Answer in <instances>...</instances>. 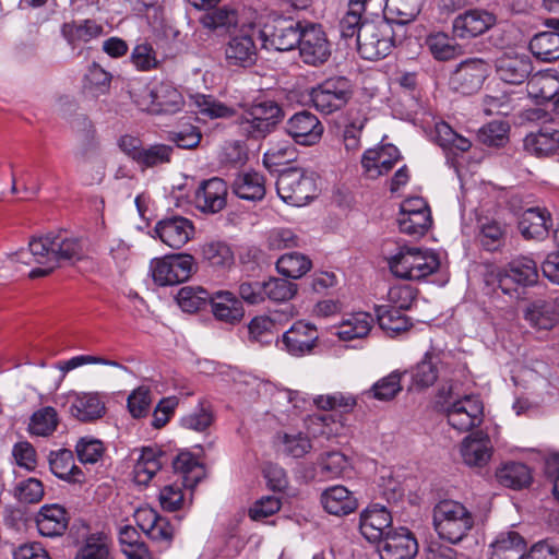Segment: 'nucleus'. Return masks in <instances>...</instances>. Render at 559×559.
Returning a JSON list of instances; mask_svg holds the SVG:
<instances>
[{"instance_id":"nucleus-1","label":"nucleus","mask_w":559,"mask_h":559,"mask_svg":"<svg viewBox=\"0 0 559 559\" xmlns=\"http://www.w3.org/2000/svg\"><path fill=\"white\" fill-rule=\"evenodd\" d=\"M86 240L67 230L50 231L41 237H34L28 242V249H21L11 254L14 262L24 264L35 263L43 266L33 269L28 276L38 278L49 275L60 262L74 264L87 259Z\"/></svg>"},{"instance_id":"nucleus-2","label":"nucleus","mask_w":559,"mask_h":559,"mask_svg":"<svg viewBox=\"0 0 559 559\" xmlns=\"http://www.w3.org/2000/svg\"><path fill=\"white\" fill-rule=\"evenodd\" d=\"M284 110L272 99H257L237 118L239 132L249 139H263L283 120Z\"/></svg>"},{"instance_id":"nucleus-3","label":"nucleus","mask_w":559,"mask_h":559,"mask_svg":"<svg viewBox=\"0 0 559 559\" xmlns=\"http://www.w3.org/2000/svg\"><path fill=\"white\" fill-rule=\"evenodd\" d=\"M432 520L439 537L451 544L461 542L474 525V518L464 504L447 499L435 506Z\"/></svg>"},{"instance_id":"nucleus-4","label":"nucleus","mask_w":559,"mask_h":559,"mask_svg":"<svg viewBox=\"0 0 559 559\" xmlns=\"http://www.w3.org/2000/svg\"><path fill=\"white\" fill-rule=\"evenodd\" d=\"M440 259L432 250L415 247L401 248L399 253L391 257L389 267L400 278L421 280L438 271Z\"/></svg>"},{"instance_id":"nucleus-5","label":"nucleus","mask_w":559,"mask_h":559,"mask_svg":"<svg viewBox=\"0 0 559 559\" xmlns=\"http://www.w3.org/2000/svg\"><path fill=\"white\" fill-rule=\"evenodd\" d=\"M262 31L253 23L242 25L230 34L224 46L225 62L230 68H251L258 61Z\"/></svg>"},{"instance_id":"nucleus-6","label":"nucleus","mask_w":559,"mask_h":559,"mask_svg":"<svg viewBox=\"0 0 559 559\" xmlns=\"http://www.w3.org/2000/svg\"><path fill=\"white\" fill-rule=\"evenodd\" d=\"M395 45L393 25L384 17L379 21H365L360 25L357 47L361 58L378 60L385 58Z\"/></svg>"},{"instance_id":"nucleus-7","label":"nucleus","mask_w":559,"mask_h":559,"mask_svg":"<svg viewBox=\"0 0 559 559\" xmlns=\"http://www.w3.org/2000/svg\"><path fill=\"white\" fill-rule=\"evenodd\" d=\"M278 197L287 204L302 206L314 198L317 187L313 177L302 168H286L276 180Z\"/></svg>"},{"instance_id":"nucleus-8","label":"nucleus","mask_w":559,"mask_h":559,"mask_svg":"<svg viewBox=\"0 0 559 559\" xmlns=\"http://www.w3.org/2000/svg\"><path fill=\"white\" fill-rule=\"evenodd\" d=\"M150 270L155 284L173 286L188 281L198 266L191 254L176 253L153 259Z\"/></svg>"},{"instance_id":"nucleus-9","label":"nucleus","mask_w":559,"mask_h":559,"mask_svg":"<svg viewBox=\"0 0 559 559\" xmlns=\"http://www.w3.org/2000/svg\"><path fill=\"white\" fill-rule=\"evenodd\" d=\"M352 95L350 81L346 76L337 75L312 87L310 99L318 111L330 115L345 107Z\"/></svg>"},{"instance_id":"nucleus-10","label":"nucleus","mask_w":559,"mask_h":559,"mask_svg":"<svg viewBox=\"0 0 559 559\" xmlns=\"http://www.w3.org/2000/svg\"><path fill=\"white\" fill-rule=\"evenodd\" d=\"M308 21L276 17L262 28V48L289 51L299 46Z\"/></svg>"},{"instance_id":"nucleus-11","label":"nucleus","mask_w":559,"mask_h":559,"mask_svg":"<svg viewBox=\"0 0 559 559\" xmlns=\"http://www.w3.org/2000/svg\"><path fill=\"white\" fill-rule=\"evenodd\" d=\"M134 102L141 110L153 115L176 114L185 104L181 93L169 82L145 87Z\"/></svg>"},{"instance_id":"nucleus-12","label":"nucleus","mask_w":559,"mask_h":559,"mask_svg":"<svg viewBox=\"0 0 559 559\" xmlns=\"http://www.w3.org/2000/svg\"><path fill=\"white\" fill-rule=\"evenodd\" d=\"M448 424L459 432H467L484 420V405L477 395H465L444 407Z\"/></svg>"},{"instance_id":"nucleus-13","label":"nucleus","mask_w":559,"mask_h":559,"mask_svg":"<svg viewBox=\"0 0 559 559\" xmlns=\"http://www.w3.org/2000/svg\"><path fill=\"white\" fill-rule=\"evenodd\" d=\"M319 337L320 334L314 324L299 320L282 334L276 345L293 357H304L313 353Z\"/></svg>"},{"instance_id":"nucleus-14","label":"nucleus","mask_w":559,"mask_h":559,"mask_svg":"<svg viewBox=\"0 0 559 559\" xmlns=\"http://www.w3.org/2000/svg\"><path fill=\"white\" fill-rule=\"evenodd\" d=\"M536 262L528 257H518L498 274V287L506 295L516 292V286H532L537 283Z\"/></svg>"},{"instance_id":"nucleus-15","label":"nucleus","mask_w":559,"mask_h":559,"mask_svg":"<svg viewBox=\"0 0 559 559\" xmlns=\"http://www.w3.org/2000/svg\"><path fill=\"white\" fill-rule=\"evenodd\" d=\"M298 49L304 63L319 67L331 57V44L322 26L308 22L305 26Z\"/></svg>"},{"instance_id":"nucleus-16","label":"nucleus","mask_w":559,"mask_h":559,"mask_svg":"<svg viewBox=\"0 0 559 559\" xmlns=\"http://www.w3.org/2000/svg\"><path fill=\"white\" fill-rule=\"evenodd\" d=\"M381 559H412L418 551V543L405 527L389 530L377 544Z\"/></svg>"},{"instance_id":"nucleus-17","label":"nucleus","mask_w":559,"mask_h":559,"mask_svg":"<svg viewBox=\"0 0 559 559\" xmlns=\"http://www.w3.org/2000/svg\"><path fill=\"white\" fill-rule=\"evenodd\" d=\"M443 353L427 352L424 358L409 371V390H424L439 379H447L448 362Z\"/></svg>"},{"instance_id":"nucleus-18","label":"nucleus","mask_w":559,"mask_h":559,"mask_svg":"<svg viewBox=\"0 0 559 559\" xmlns=\"http://www.w3.org/2000/svg\"><path fill=\"white\" fill-rule=\"evenodd\" d=\"M154 233L166 246L180 249L193 238L195 228L189 218L170 215L156 223Z\"/></svg>"},{"instance_id":"nucleus-19","label":"nucleus","mask_w":559,"mask_h":559,"mask_svg":"<svg viewBox=\"0 0 559 559\" xmlns=\"http://www.w3.org/2000/svg\"><path fill=\"white\" fill-rule=\"evenodd\" d=\"M285 131L296 143L310 146L321 140L324 127L314 114L302 110L286 121Z\"/></svg>"},{"instance_id":"nucleus-20","label":"nucleus","mask_w":559,"mask_h":559,"mask_svg":"<svg viewBox=\"0 0 559 559\" xmlns=\"http://www.w3.org/2000/svg\"><path fill=\"white\" fill-rule=\"evenodd\" d=\"M533 71L531 57L525 52L509 51L496 60L498 78L513 85H520L530 79Z\"/></svg>"},{"instance_id":"nucleus-21","label":"nucleus","mask_w":559,"mask_h":559,"mask_svg":"<svg viewBox=\"0 0 559 559\" xmlns=\"http://www.w3.org/2000/svg\"><path fill=\"white\" fill-rule=\"evenodd\" d=\"M66 405L70 415L82 423L95 421L106 412L104 400L94 392H70L67 395Z\"/></svg>"},{"instance_id":"nucleus-22","label":"nucleus","mask_w":559,"mask_h":559,"mask_svg":"<svg viewBox=\"0 0 559 559\" xmlns=\"http://www.w3.org/2000/svg\"><path fill=\"white\" fill-rule=\"evenodd\" d=\"M227 191L226 182L218 177L202 181L194 193L195 207L207 214L221 212L226 206Z\"/></svg>"},{"instance_id":"nucleus-23","label":"nucleus","mask_w":559,"mask_h":559,"mask_svg":"<svg viewBox=\"0 0 559 559\" xmlns=\"http://www.w3.org/2000/svg\"><path fill=\"white\" fill-rule=\"evenodd\" d=\"M552 226L550 212L540 206L524 210L518 222L520 234L526 240L542 241L546 239Z\"/></svg>"},{"instance_id":"nucleus-24","label":"nucleus","mask_w":559,"mask_h":559,"mask_svg":"<svg viewBox=\"0 0 559 559\" xmlns=\"http://www.w3.org/2000/svg\"><path fill=\"white\" fill-rule=\"evenodd\" d=\"M401 157V153L395 145L385 144L365 151L361 157V166L365 174L374 179L391 171Z\"/></svg>"},{"instance_id":"nucleus-25","label":"nucleus","mask_w":559,"mask_h":559,"mask_svg":"<svg viewBox=\"0 0 559 559\" xmlns=\"http://www.w3.org/2000/svg\"><path fill=\"white\" fill-rule=\"evenodd\" d=\"M392 516L385 507L372 504L360 514L359 530L370 543H379L391 528Z\"/></svg>"},{"instance_id":"nucleus-26","label":"nucleus","mask_w":559,"mask_h":559,"mask_svg":"<svg viewBox=\"0 0 559 559\" xmlns=\"http://www.w3.org/2000/svg\"><path fill=\"white\" fill-rule=\"evenodd\" d=\"M496 24L495 14L479 9L467 10L453 21V32L460 38L476 37Z\"/></svg>"},{"instance_id":"nucleus-27","label":"nucleus","mask_w":559,"mask_h":559,"mask_svg":"<svg viewBox=\"0 0 559 559\" xmlns=\"http://www.w3.org/2000/svg\"><path fill=\"white\" fill-rule=\"evenodd\" d=\"M69 514L60 504H45L36 514L35 522L41 536L58 537L64 534L69 525Z\"/></svg>"},{"instance_id":"nucleus-28","label":"nucleus","mask_w":559,"mask_h":559,"mask_svg":"<svg viewBox=\"0 0 559 559\" xmlns=\"http://www.w3.org/2000/svg\"><path fill=\"white\" fill-rule=\"evenodd\" d=\"M527 549L525 538L515 531L500 532L489 545L490 559H523Z\"/></svg>"},{"instance_id":"nucleus-29","label":"nucleus","mask_w":559,"mask_h":559,"mask_svg":"<svg viewBox=\"0 0 559 559\" xmlns=\"http://www.w3.org/2000/svg\"><path fill=\"white\" fill-rule=\"evenodd\" d=\"M460 452L466 465L484 466L492 454L491 440L483 432L472 433L462 441Z\"/></svg>"},{"instance_id":"nucleus-30","label":"nucleus","mask_w":559,"mask_h":559,"mask_svg":"<svg viewBox=\"0 0 559 559\" xmlns=\"http://www.w3.org/2000/svg\"><path fill=\"white\" fill-rule=\"evenodd\" d=\"M167 455L157 447H143L134 465V479L140 485H147L150 480L166 463Z\"/></svg>"},{"instance_id":"nucleus-31","label":"nucleus","mask_w":559,"mask_h":559,"mask_svg":"<svg viewBox=\"0 0 559 559\" xmlns=\"http://www.w3.org/2000/svg\"><path fill=\"white\" fill-rule=\"evenodd\" d=\"M50 471L58 478L72 484H81L85 479L83 471L75 465L73 452L69 449L51 451L48 456Z\"/></svg>"},{"instance_id":"nucleus-32","label":"nucleus","mask_w":559,"mask_h":559,"mask_svg":"<svg viewBox=\"0 0 559 559\" xmlns=\"http://www.w3.org/2000/svg\"><path fill=\"white\" fill-rule=\"evenodd\" d=\"M525 152L536 157H549L559 150V130L542 128L523 140Z\"/></svg>"},{"instance_id":"nucleus-33","label":"nucleus","mask_w":559,"mask_h":559,"mask_svg":"<svg viewBox=\"0 0 559 559\" xmlns=\"http://www.w3.org/2000/svg\"><path fill=\"white\" fill-rule=\"evenodd\" d=\"M210 302L214 317L225 323L236 324L240 322L245 316L241 300L230 292H216L212 295Z\"/></svg>"},{"instance_id":"nucleus-34","label":"nucleus","mask_w":559,"mask_h":559,"mask_svg":"<svg viewBox=\"0 0 559 559\" xmlns=\"http://www.w3.org/2000/svg\"><path fill=\"white\" fill-rule=\"evenodd\" d=\"M321 503L328 513L337 516L347 515L358 507L357 499L342 485L325 489L321 495Z\"/></svg>"},{"instance_id":"nucleus-35","label":"nucleus","mask_w":559,"mask_h":559,"mask_svg":"<svg viewBox=\"0 0 559 559\" xmlns=\"http://www.w3.org/2000/svg\"><path fill=\"white\" fill-rule=\"evenodd\" d=\"M486 78V63L481 60H469L456 70L453 82L462 94H473L483 85Z\"/></svg>"},{"instance_id":"nucleus-36","label":"nucleus","mask_w":559,"mask_h":559,"mask_svg":"<svg viewBox=\"0 0 559 559\" xmlns=\"http://www.w3.org/2000/svg\"><path fill=\"white\" fill-rule=\"evenodd\" d=\"M508 238V225L497 218L484 217L478 221L477 239L481 248L489 252L500 250Z\"/></svg>"},{"instance_id":"nucleus-37","label":"nucleus","mask_w":559,"mask_h":559,"mask_svg":"<svg viewBox=\"0 0 559 559\" xmlns=\"http://www.w3.org/2000/svg\"><path fill=\"white\" fill-rule=\"evenodd\" d=\"M234 193L247 201H260L265 195V179L258 171H243L236 176L233 182Z\"/></svg>"},{"instance_id":"nucleus-38","label":"nucleus","mask_w":559,"mask_h":559,"mask_svg":"<svg viewBox=\"0 0 559 559\" xmlns=\"http://www.w3.org/2000/svg\"><path fill=\"white\" fill-rule=\"evenodd\" d=\"M424 2L419 0H386L384 17L393 25L404 26L416 19Z\"/></svg>"},{"instance_id":"nucleus-39","label":"nucleus","mask_w":559,"mask_h":559,"mask_svg":"<svg viewBox=\"0 0 559 559\" xmlns=\"http://www.w3.org/2000/svg\"><path fill=\"white\" fill-rule=\"evenodd\" d=\"M525 320L539 330H550L558 322L556 304L546 300H536L527 306L524 312Z\"/></svg>"},{"instance_id":"nucleus-40","label":"nucleus","mask_w":559,"mask_h":559,"mask_svg":"<svg viewBox=\"0 0 559 559\" xmlns=\"http://www.w3.org/2000/svg\"><path fill=\"white\" fill-rule=\"evenodd\" d=\"M368 121L361 109H349L344 124L342 141L348 153H356L361 146V132Z\"/></svg>"},{"instance_id":"nucleus-41","label":"nucleus","mask_w":559,"mask_h":559,"mask_svg":"<svg viewBox=\"0 0 559 559\" xmlns=\"http://www.w3.org/2000/svg\"><path fill=\"white\" fill-rule=\"evenodd\" d=\"M496 477L499 484L515 490L527 487L533 480L530 467L521 462H508L503 464L498 468Z\"/></svg>"},{"instance_id":"nucleus-42","label":"nucleus","mask_w":559,"mask_h":559,"mask_svg":"<svg viewBox=\"0 0 559 559\" xmlns=\"http://www.w3.org/2000/svg\"><path fill=\"white\" fill-rule=\"evenodd\" d=\"M394 370L388 376L379 379L373 385L361 393L362 399H373L381 402H389L395 399V396L402 391V377L406 374Z\"/></svg>"},{"instance_id":"nucleus-43","label":"nucleus","mask_w":559,"mask_h":559,"mask_svg":"<svg viewBox=\"0 0 559 559\" xmlns=\"http://www.w3.org/2000/svg\"><path fill=\"white\" fill-rule=\"evenodd\" d=\"M111 542L104 532L91 533L85 536L74 559H111Z\"/></svg>"},{"instance_id":"nucleus-44","label":"nucleus","mask_w":559,"mask_h":559,"mask_svg":"<svg viewBox=\"0 0 559 559\" xmlns=\"http://www.w3.org/2000/svg\"><path fill=\"white\" fill-rule=\"evenodd\" d=\"M173 468L180 475L183 487L193 488L201 480L203 468L198 459L190 452H180L174 457Z\"/></svg>"},{"instance_id":"nucleus-45","label":"nucleus","mask_w":559,"mask_h":559,"mask_svg":"<svg viewBox=\"0 0 559 559\" xmlns=\"http://www.w3.org/2000/svg\"><path fill=\"white\" fill-rule=\"evenodd\" d=\"M528 48L534 57L544 62L559 59V33L542 32L533 36Z\"/></svg>"},{"instance_id":"nucleus-46","label":"nucleus","mask_w":559,"mask_h":559,"mask_svg":"<svg viewBox=\"0 0 559 559\" xmlns=\"http://www.w3.org/2000/svg\"><path fill=\"white\" fill-rule=\"evenodd\" d=\"M397 223L401 233L415 238L421 237L432 225L431 212L414 210H411V212H401Z\"/></svg>"},{"instance_id":"nucleus-47","label":"nucleus","mask_w":559,"mask_h":559,"mask_svg":"<svg viewBox=\"0 0 559 559\" xmlns=\"http://www.w3.org/2000/svg\"><path fill=\"white\" fill-rule=\"evenodd\" d=\"M373 324V318L368 312L352 313L340 325L337 335L343 341L361 338L369 334Z\"/></svg>"},{"instance_id":"nucleus-48","label":"nucleus","mask_w":559,"mask_h":559,"mask_svg":"<svg viewBox=\"0 0 559 559\" xmlns=\"http://www.w3.org/2000/svg\"><path fill=\"white\" fill-rule=\"evenodd\" d=\"M280 316L254 317L248 324L249 340L262 345L271 344L280 324Z\"/></svg>"},{"instance_id":"nucleus-49","label":"nucleus","mask_w":559,"mask_h":559,"mask_svg":"<svg viewBox=\"0 0 559 559\" xmlns=\"http://www.w3.org/2000/svg\"><path fill=\"white\" fill-rule=\"evenodd\" d=\"M403 311L391 306H378L376 312L380 328L392 335L407 331L412 323Z\"/></svg>"},{"instance_id":"nucleus-50","label":"nucleus","mask_w":559,"mask_h":559,"mask_svg":"<svg viewBox=\"0 0 559 559\" xmlns=\"http://www.w3.org/2000/svg\"><path fill=\"white\" fill-rule=\"evenodd\" d=\"M311 260L299 252H288L276 261L277 271L287 278L297 280L310 271Z\"/></svg>"},{"instance_id":"nucleus-51","label":"nucleus","mask_w":559,"mask_h":559,"mask_svg":"<svg viewBox=\"0 0 559 559\" xmlns=\"http://www.w3.org/2000/svg\"><path fill=\"white\" fill-rule=\"evenodd\" d=\"M59 424L57 411L51 406H45L34 412L28 424V432L38 437L51 436Z\"/></svg>"},{"instance_id":"nucleus-52","label":"nucleus","mask_w":559,"mask_h":559,"mask_svg":"<svg viewBox=\"0 0 559 559\" xmlns=\"http://www.w3.org/2000/svg\"><path fill=\"white\" fill-rule=\"evenodd\" d=\"M425 45L436 60L448 61L455 58L459 46L454 38L442 32L431 33L426 37Z\"/></svg>"},{"instance_id":"nucleus-53","label":"nucleus","mask_w":559,"mask_h":559,"mask_svg":"<svg viewBox=\"0 0 559 559\" xmlns=\"http://www.w3.org/2000/svg\"><path fill=\"white\" fill-rule=\"evenodd\" d=\"M212 295L201 286L181 287L176 296L179 307L185 312H197L211 301Z\"/></svg>"},{"instance_id":"nucleus-54","label":"nucleus","mask_w":559,"mask_h":559,"mask_svg":"<svg viewBox=\"0 0 559 559\" xmlns=\"http://www.w3.org/2000/svg\"><path fill=\"white\" fill-rule=\"evenodd\" d=\"M202 255L210 266L225 270L234 264V252L229 245L223 241H211L202 247Z\"/></svg>"},{"instance_id":"nucleus-55","label":"nucleus","mask_w":559,"mask_h":559,"mask_svg":"<svg viewBox=\"0 0 559 559\" xmlns=\"http://www.w3.org/2000/svg\"><path fill=\"white\" fill-rule=\"evenodd\" d=\"M102 32L103 27L91 20H85L82 23H66L62 26L64 38L73 46L78 43H87L99 36Z\"/></svg>"},{"instance_id":"nucleus-56","label":"nucleus","mask_w":559,"mask_h":559,"mask_svg":"<svg viewBox=\"0 0 559 559\" xmlns=\"http://www.w3.org/2000/svg\"><path fill=\"white\" fill-rule=\"evenodd\" d=\"M238 22L237 12L228 7H221L206 12L200 19V24L207 29H213L216 34L226 32Z\"/></svg>"},{"instance_id":"nucleus-57","label":"nucleus","mask_w":559,"mask_h":559,"mask_svg":"<svg viewBox=\"0 0 559 559\" xmlns=\"http://www.w3.org/2000/svg\"><path fill=\"white\" fill-rule=\"evenodd\" d=\"M313 402L319 409L337 411L347 414L356 407L357 397L350 393L333 392L331 394L318 395Z\"/></svg>"},{"instance_id":"nucleus-58","label":"nucleus","mask_w":559,"mask_h":559,"mask_svg":"<svg viewBox=\"0 0 559 559\" xmlns=\"http://www.w3.org/2000/svg\"><path fill=\"white\" fill-rule=\"evenodd\" d=\"M557 79L547 72H538L527 81L528 94L534 98L550 99L557 94Z\"/></svg>"},{"instance_id":"nucleus-59","label":"nucleus","mask_w":559,"mask_h":559,"mask_svg":"<svg viewBox=\"0 0 559 559\" xmlns=\"http://www.w3.org/2000/svg\"><path fill=\"white\" fill-rule=\"evenodd\" d=\"M264 298L277 302H284L292 299L297 293V285L285 278H270L263 282Z\"/></svg>"},{"instance_id":"nucleus-60","label":"nucleus","mask_w":559,"mask_h":559,"mask_svg":"<svg viewBox=\"0 0 559 559\" xmlns=\"http://www.w3.org/2000/svg\"><path fill=\"white\" fill-rule=\"evenodd\" d=\"M174 148L170 145L157 143L143 147L138 165L152 168L162 164L170 163Z\"/></svg>"},{"instance_id":"nucleus-61","label":"nucleus","mask_w":559,"mask_h":559,"mask_svg":"<svg viewBox=\"0 0 559 559\" xmlns=\"http://www.w3.org/2000/svg\"><path fill=\"white\" fill-rule=\"evenodd\" d=\"M167 139L178 148L193 150L200 144L202 134L198 127L185 124L176 130L169 131Z\"/></svg>"},{"instance_id":"nucleus-62","label":"nucleus","mask_w":559,"mask_h":559,"mask_svg":"<svg viewBox=\"0 0 559 559\" xmlns=\"http://www.w3.org/2000/svg\"><path fill=\"white\" fill-rule=\"evenodd\" d=\"M347 459L341 452H329L318 463L319 475L323 479H335L343 475Z\"/></svg>"},{"instance_id":"nucleus-63","label":"nucleus","mask_w":559,"mask_h":559,"mask_svg":"<svg viewBox=\"0 0 559 559\" xmlns=\"http://www.w3.org/2000/svg\"><path fill=\"white\" fill-rule=\"evenodd\" d=\"M417 298V289L411 284H397L388 292L389 305L393 308L408 310Z\"/></svg>"},{"instance_id":"nucleus-64","label":"nucleus","mask_w":559,"mask_h":559,"mask_svg":"<svg viewBox=\"0 0 559 559\" xmlns=\"http://www.w3.org/2000/svg\"><path fill=\"white\" fill-rule=\"evenodd\" d=\"M508 126L500 121H491L480 128L478 132L479 141L492 147H501L508 141Z\"/></svg>"}]
</instances>
